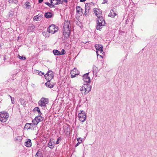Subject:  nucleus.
I'll use <instances>...</instances> for the list:
<instances>
[{
    "label": "nucleus",
    "instance_id": "obj_12",
    "mask_svg": "<svg viewBox=\"0 0 157 157\" xmlns=\"http://www.w3.org/2000/svg\"><path fill=\"white\" fill-rule=\"evenodd\" d=\"M95 47L97 51H99L100 52V53H101L103 52V47L101 45L96 44L95 45Z\"/></svg>",
    "mask_w": 157,
    "mask_h": 157
},
{
    "label": "nucleus",
    "instance_id": "obj_45",
    "mask_svg": "<svg viewBox=\"0 0 157 157\" xmlns=\"http://www.w3.org/2000/svg\"><path fill=\"white\" fill-rule=\"evenodd\" d=\"M90 3V6L91 7V6L92 5L93 6H94L95 5V4L94 3L91 2L90 3Z\"/></svg>",
    "mask_w": 157,
    "mask_h": 157
},
{
    "label": "nucleus",
    "instance_id": "obj_16",
    "mask_svg": "<svg viewBox=\"0 0 157 157\" xmlns=\"http://www.w3.org/2000/svg\"><path fill=\"white\" fill-rule=\"evenodd\" d=\"M50 81H47V82L45 83V85L47 87L51 88L53 87L54 85L51 84L50 83Z\"/></svg>",
    "mask_w": 157,
    "mask_h": 157
},
{
    "label": "nucleus",
    "instance_id": "obj_43",
    "mask_svg": "<svg viewBox=\"0 0 157 157\" xmlns=\"http://www.w3.org/2000/svg\"><path fill=\"white\" fill-rule=\"evenodd\" d=\"M21 140V137L19 136L17 137L16 138L15 140L17 141V140Z\"/></svg>",
    "mask_w": 157,
    "mask_h": 157
},
{
    "label": "nucleus",
    "instance_id": "obj_34",
    "mask_svg": "<svg viewBox=\"0 0 157 157\" xmlns=\"http://www.w3.org/2000/svg\"><path fill=\"white\" fill-rule=\"evenodd\" d=\"M53 0H50L51 3L50 4H51V6L52 7H55L54 6L57 5V4H56V3H54V2H53Z\"/></svg>",
    "mask_w": 157,
    "mask_h": 157
},
{
    "label": "nucleus",
    "instance_id": "obj_44",
    "mask_svg": "<svg viewBox=\"0 0 157 157\" xmlns=\"http://www.w3.org/2000/svg\"><path fill=\"white\" fill-rule=\"evenodd\" d=\"M97 9L99 10L98 13V15H101V14H102V12H101V10H100L99 9Z\"/></svg>",
    "mask_w": 157,
    "mask_h": 157
},
{
    "label": "nucleus",
    "instance_id": "obj_40",
    "mask_svg": "<svg viewBox=\"0 0 157 157\" xmlns=\"http://www.w3.org/2000/svg\"><path fill=\"white\" fill-rule=\"evenodd\" d=\"M62 140L61 138L60 137H59L57 138V140L56 142V144H59V141L61 140Z\"/></svg>",
    "mask_w": 157,
    "mask_h": 157
},
{
    "label": "nucleus",
    "instance_id": "obj_39",
    "mask_svg": "<svg viewBox=\"0 0 157 157\" xmlns=\"http://www.w3.org/2000/svg\"><path fill=\"white\" fill-rule=\"evenodd\" d=\"M65 53L66 52L64 49H63L62 50L61 52H60V55H64Z\"/></svg>",
    "mask_w": 157,
    "mask_h": 157
},
{
    "label": "nucleus",
    "instance_id": "obj_36",
    "mask_svg": "<svg viewBox=\"0 0 157 157\" xmlns=\"http://www.w3.org/2000/svg\"><path fill=\"white\" fill-rule=\"evenodd\" d=\"M97 9L96 8H94V11L95 14V15L98 17V16H99L100 15H98V11L97 10Z\"/></svg>",
    "mask_w": 157,
    "mask_h": 157
},
{
    "label": "nucleus",
    "instance_id": "obj_55",
    "mask_svg": "<svg viewBox=\"0 0 157 157\" xmlns=\"http://www.w3.org/2000/svg\"><path fill=\"white\" fill-rule=\"evenodd\" d=\"M83 43H84V44H86L87 43V42L85 41V42H83Z\"/></svg>",
    "mask_w": 157,
    "mask_h": 157
},
{
    "label": "nucleus",
    "instance_id": "obj_52",
    "mask_svg": "<svg viewBox=\"0 0 157 157\" xmlns=\"http://www.w3.org/2000/svg\"><path fill=\"white\" fill-rule=\"evenodd\" d=\"M99 56L101 57L102 58H103V56H102L101 55H99Z\"/></svg>",
    "mask_w": 157,
    "mask_h": 157
},
{
    "label": "nucleus",
    "instance_id": "obj_23",
    "mask_svg": "<svg viewBox=\"0 0 157 157\" xmlns=\"http://www.w3.org/2000/svg\"><path fill=\"white\" fill-rule=\"evenodd\" d=\"M19 101L20 102V103L23 106H25V101L23 99L20 98Z\"/></svg>",
    "mask_w": 157,
    "mask_h": 157
},
{
    "label": "nucleus",
    "instance_id": "obj_7",
    "mask_svg": "<svg viewBox=\"0 0 157 157\" xmlns=\"http://www.w3.org/2000/svg\"><path fill=\"white\" fill-rule=\"evenodd\" d=\"M44 76L47 81H51L54 78L53 72L51 70H49Z\"/></svg>",
    "mask_w": 157,
    "mask_h": 157
},
{
    "label": "nucleus",
    "instance_id": "obj_41",
    "mask_svg": "<svg viewBox=\"0 0 157 157\" xmlns=\"http://www.w3.org/2000/svg\"><path fill=\"white\" fill-rule=\"evenodd\" d=\"M45 4L48 5L49 7L52 8L51 6V4L49 2H45Z\"/></svg>",
    "mask_w": 157,
    "mask_h": 157
},
{
    "label": "nucleus",
    "instance_id": "obj_29",
    "mask_svg": "<svg viewBox=\"0 0 157 157\" xmlns=\"http://www.w3.org/2000/svg\"><path fill=\"white\" fill-rule=\"evenodd\" d=\"M29 124L30 128H31V129L32 128L33 130H35L36 128V126L35 125V124L33 123H29Z\"/></svg>",
    "mask_w": 157,
    "mask_h": 157
},
{
    "label": "nucleus",
    "instance_id": "obj_48",
    "mask_svg": "<svg viewBox=\"0 0 157 157\" xmlns=\"http://www.w3.org/2000/svg\"><path fill=\"white\" fill-rule=\"evenodd\" d=\"M44 0H38V2L39 3H41Z\"/></svg>",
    "mask_w": 157,
    "mask_h": 157
},
{
    "label": "nucleus",
    "instance_id": "obj_24",
    "mask_svg": "<svg viewBox=\"0 0 157 157\" xmlns=\"http://www.w3.org/2000/svg\"><path fill=\"white\" fill-rule=\"evenodd\" d=\"M49 31H43L42 32V34L45 37H48L49 36Z\"/></svg>",
    "mask_w": 157,
    "mask_h": 157
},
{
    "label": "nucleus",
    "instance_id": "obj_57",
    "mask_svg": "<svg viewBox=\"0 0 157 157\" xmlns=\"http://www.w3.org/2000/svg\"><path fill=\"white\" fill-rule=\"evenodd\" d=\"M9 97H10V98H11V96H10V95H9Z\"/></svg>",
    "mask_w": 157,
    "mask_h": 157
},
{
    "label": "nucleus",
    "instance_id": "obj_47",
    "mask_svg": "<svg viewBox=\"0 0 157 157\" xmlns=\"http://www.w3.org/2000/svg\"><path fill=\"white\" fill-rule=\"evenodd\" d=\"M108 0H103V2L102 3V4H105L107 2Z\"/></svg>",
    "mask_w": 157,
    "mask_h": 157
},
{
    "label": "nucleus",
    "instance_id": "obj_18",
    "mask_svg": "<svg viewBox=\"0 0 157 157\" xmlns=\"http://www.w3.org/2000/svg\"><path fill=\"white\" fill-rule=\"evenodd\" d=\"M31 140L30 139H28V140L25 143V145L28 147H30L32 146Z\"/></svg>",
    "mask_w": 157,
    "mask_h": 157
},
{
    "label": "nucleus",
    "instance_id": "obj_1",
    "mask_svg": "<svg viewBox=\"0 0 157 157\" xmlns=\"http://www.w3.org/2000/svg\"><path fill=\"white\" fill-rule=\"evenodd\" d=\"M70 25V21H65L63 24V31L64 40H67L70 36L71 33Z\"/></svg>",
    "mask_w": 157,
    "mask_h": 157
},
{
    "label": "nucleus",
    "instance_id": "obj_27",
    "mask_svg": "<svg viewBox=\"0 0 157 157\" xmlns=\"http://www.w3.org/2000/svg\"><path fill=\"white\" fill-rule=\"evenodd\" d=\"M27 129V130L31 129V128H30L29 123H27L25 124V126L24 127V129Z\"/></svg>",
    "mask_w": 157,
    "mask_h": 157
},
{
    "label": "nucleus",
    "instance_id": "obj_38",
    "mask_svg": "<svg viewBox=\"0 0 157 157\" xmlns=\"http://www.w3.org/2000/svg\"><path fill=\"white\" fill-rule=\"evenodd\" d=\"M39 17L40 16H39L38 15L35 16L33 18L34 20H36V21H37L38 20V19H39Z\"/></svg>",
    "mask_w": 157,
    "mask_h": 157
},
{
    "label": "nucleus",
    "instance_id": "obj_28",
    "mask_svg": "<svg viewBox=\"0 0 157 157\" xmlns=\"http://www.w3.org/2000/svg\"><path fill=\"white\" fill-rule=\"evenodd\" d=\"M35 72L36 74H37L38 75H39L40 76H42V75H44V72H43L41 71L37 70H36Z\"/></svg>",
    "mask_w": 157,
    "mask_h": 157
},
{
    "label": "nucleus",
    "instance_id": "obj_11",
    "mask_svg": "<svg viewBox=\"0 0 157 157\" xmlns=\"http://www.w3.org/2000/svg\"><path fill=\"white\" fill-rule=\"evenodd\" d=\"M71 78L75 77L76 75H78V71L75 68H74L71 72Z\"/></svg>",
    "mask_w": 157,
    "mask_h": 157
},
{
    "label": "nucleus",
    "instance_id": "obj_37",
    "mask_svg": "<svg viewBox=\"0 0 157 157\" xmlns=\"http://www.w3.org/2000/svg\"><path fill=\"white\" fill-rule=\"evenodd\" d=\"M35 119H36V120L38 121L39 122L40 121H42L43 120L40 117H35Z\"/></svg>",
    "mask_w": 157,
    "mask_h": 157
},
{
    "label": "nucleus",
    "instance_id": "obj_49",
    "mask_svg": "<svg viewBox=\"0 0 157 157\" xmlns=\"http://www.w3.org/2000/svg\"><path fill=\"white\" fill-rule=\"evenodd\" d=\"M86 0H80V2H84L86 1Z\"/></svg>",
    "mask_w": 157,
    "mask_h": 157
},
{
    "label": "nucleus",
    "instance_id": "obj_33",
    "mask_svg": "<svg viewBox=\"0 0 157 157\" xmlns=\"http://www.w3.org/2000/svg\"><path fill=\"white\" fill-rule=\"evenodd\" d=\"M32 122L33 124H35V125L36 126L39 123V122H38V121L36 120V119H35V118L34 120H32Z\"/></svg>",
    "mask_w": 157,
    "mask_h": 157
},
{
    "label": "nucleus",
    "instance_id": "obj_53",
    "mask_svg": "<svg viewBox=\"0 0 157 157\" xmlns=\"http://www.w3.org/2000/svg\"><path fill=\"white\" fill-rule=\"evenodd\" d=\"M53 1H55V0H53ZM56 2H58V1H59V0H55Z\"/></svg>",
    "mask_w": 157,
    "mask_h": 157
},
{
    "label": "nucleus",
    "instance_id": "obj_6",
    "mask_svg": "<svg viewBox=\"0 0 157 157\" xmlns=\"http://www.w3.org/2000/svg\"><path fill=\"white\" fill-rule=\"evenodd\" d=\"M86 114L83 110L80 111V112L78 114V117L79 121L82 123L86 120Z\"/></svg>",
    "mask_w": 157,
    "mask_h": 157
},
{
    "label": "nucleus",
    "instance_id": "obj_32",
    "mask_svg": "<svg viewBox=\"0 0 157 157\" xmlns=\"http://www.w3.org/2000/svg\"><path fill=\"white\" fill-rule=\"evenodd\" d=\"M86 84H84L80 89V90L81 91H84V90H85V89L86 88Z\"/></svg>",
    "mask_w": 157,
    "mask_h": 157
},
{
    "label": "nucleus",
    "instance_id": "obj_5",
    "mask_svg": "<svg viewBox=\"0 0 157 157\" xmlns=\"http://www.w3.org/2000/svg\"><path fill=\"white\" fill-rule=\"evenodd\" d=\"M47 30L49 32L52 34H54L58 31L57 27L54 24L50 25L47 29Z\"/></svg>",
    "mask_w": 157,
    "mask_h": 157
},
{
    "label": "nucleus",
    "instance_id": "obj_31",
    "mask_svg": "<svg viewBox=\"0 0 157 157\" xmlns=\"http://www.w3.org/2000/svg\"><path fill=\"white\" fill-rule=\"evenodd\" d=\"M77 140L78 141V143L75 144V146L76 147L78 146V145L82 142V140L81 139V138H79L77 139Z\"/></svg>",
    "mask_w": 157,
    "mask_h": 157
},
{
    "label": "nucleus",
    "instance_id": "obj_19",
    "mask_svg": "<svg viewBox=\"0 0 157 157\" xmlns=\"http://www.w3.org/2000/svg\"><path fill=\"white\" fill-rule=\"evenodd\" d=\"M59 1H58V2H56V4H57V5L60 4H64L63 3L67 4L68 2L67 0H59Z\"/></svg>",
    "mask_w": 157,
    "mask_h": 157
},
{
    "label": "nucleus",
    "instance_id": "obj_8",
    "mask_svg": "<svg viewBox=\"0 0 157 157\" xmlns=\"http://www.w3.org/2000/svg\"><path fill=\"white\" fill-rule=\"evenodd\" d=\"M91 9L90 3H86L85 4L84 15L86 16L87 17L90 13Z\"/></svg>",
    "mask_w": 157,
    "mask_h": 157
},
{
    "label": "nucleus",
    "instance_id": "obj_3",
    "mask_svg": "<svg viewBox=\"0 0 157 157\" xmlns=\"http://www.w3.org/2000/svg\"><path fill=\"white\" fill-rule=\"evenodd\" d=\"M48 98L42 97L39 101L38 105L41 107L45 108L46 106V105L48 103Z\"/></svg>",
    "mask_w": 157,
    "mask_h": 157
},
{
    "label": "nucleus",
    "instance_id": "obj_50",
    "mask_svg": "<svg viewBox=\"0 0 157 157\" xmlns=\"http://www.w3.org/2000/svg\"><path fill=\"white\" fill-rule=\"evenodd\" d=\"M96 53H97V56H99V55L98 54V51H97L96 52Z\"/></svg>",
    "mask_w": 157,
    "mask_h": 157
},
{
    "label": "nucleus",
    "instance_id": "obj_25",
    "mask_svg": "<svg viewBox=\"0 0 157 157\" xmlns=\"http://www.w3.org/2000/svg\"><path fill=\"white\" fill-rule=\"evenodd\" d=\"M53 53L55 56L60 55V52L56 49H54L53 51Z\"/></svg>",
    "mask_w": 157,
    "mask_h": 157
},
{
    "label": "nucleus",
    "instance_id": "obj_20",
    "mask_svg": "<svg viewBox=\"0 0 157 157\" xmlns=\"http://www.w3.org/2000/svg\"><path fill=\"white\" fill-rule=\"evenodd\" d=\"M35 28V27L34 25L33 24L31 25L30 26L28 27V31L29 32H33Z\"/></svg>",
    "mask_w": 157,
    "mask_h": 157
},
{
    "label": "nucleus",
    "instance_id": "obj_22",
    "mask_svg": "<svg viewBox=\"0 0 157 157\" xmlns=\"http://www.w3.org/2000/svg\"><path fill=\"white\" fill-rule=\"evenodd\" d=\"M36 157H43V154L39 150L35 155Z\"/></svg>",
    "mask_w": 157,
    "mask_h": 157
},
{
    "label": "nucleus",
    "instance_id": "obj_4",
    "mask_svg": "<svg viewBox=\"0 0 157 157\" xmlns=\"http://www.w3.org/2000/svg\"><path fill=\"white\" fill-rule=\"evenodd\" d=\"M9 117L8 113L7 112H2L0 114V121L3 123L6 122Z\"/></svg>",
    "mask_w": 157,
    "mask_h": 157
},
{
    "label": "nucleus",
    "instance_id": "obj_14",
    "mask_svg": "<svg viewBox=\"0 0 157 157\" xmlns=\"http://www.w3.org/2000/svg\"><path fill=\"white\" fill-rule=\"evenodd\" d=\"M86 87L87 91H84L83 94H88L90 90L91 89V86L90 85L88 84V83L86 84Z\"/></svg>",
    "mask_w": 157,
    "mask_h": 157
},
{
    "label": "nucleus",
    "instance_id": "obj_15",
    "mask_svg": "<svg viewBox=\"0 0 157 157\" xmlns=\"http://www.w3.org/2000/svg\"><path fill=\"white\" fill-rule=\"evenodd\" d=\"M116 15V14L113 10L112 9L111 10L110 12L108 15V16L112 18H114Z\"/></svg>",
    "mask_w": 157,
    "mask_h": 157
},
{
    "label": "nucleus",
    "instance_id": "obj_26",
    "mask_svg": "<svg viewBox=\"0 0 157 157\" xmlns=\"http://www.w3.org/2000/svg\"><path fill=\"white\" fill-rule=\"evenodd\" d=\"M36 111L38 112V113L40 114V115H42L43 114L41 111L39 109V108L38 107H35L33 109V111Z\"/></svg>",
    "mask_w": 157,
    "mask_h": 157
},
{
    "label": "nucleus",
    "instance_id": "obj_56",
    "mask_svg": "<svg viewBox=\"0 0 157 157\" xmlns=\"http://www.w3.org/2000/svg\"><path fill=\"white\" fill-rule=\"evenodd\" d=\"M83 43H84V44H86L87 43V42L85 41V42H83Z\"/></svg>",
    "mask_w": 157,
    "mask_h": 157
},
{
    "label": "nucleus",
    "instance_id": "obj_54",
    "mask_svg": "<svg viewBox=\"0 0 157 157\" xmlns=\"http://www.w3.org/2000/svg\"><path fill=\"white\" fill-rule=\"evenodd\" d=\"M84 91H86V88L85 89V90H84Z\"/></svg>",
    "mask_w": 157,
    "mask_h": 157
},
{
    "label": "nucleus",
    "instance_id": "obj_42",
    "mask_svg": "<svg viewBox=\"0 0 157 157\" xmlns=\"http://www.w3.org/2000/svg\"><path fill=\"white\" fill-rule=\"evenodd\" d=\"M11 101H12V103L14 104V103H15V102H14V98H12V97H11Z\"/></svg>",
    "mask_w": 157,
    "mask_h": 157
},
{
    "label": "nucleus",
    "instance_id": "obj_9",
    "mask_svg": "<svg viewBox=\"0 0 157 157\" xmlns=\"http://www.w3.org/2000/svg\"><path fill=\"white\" fill-rule=\"evenodd\" d=\"M89 72L87 73L84 74L82 76L83 80L84 81L86 82L87 83L90 82V77L88 76Z\"/></svg>",
    "mask_w": 157,
    "mask_h": 157
},
{
    "label": "nucleus",
    "instance_id": "obj_21",
    "mask_svg": "<svg viewBox=\"0 0 157 157\" xmlns=\"http://www.w3.org/2000/svg\"><path fill=\"white\" fill-rule=\"evenodd\" d=\"M54 146L55 144L52 143L51 139L48 143V147L51 149H53Z\"/></svg>",
    "mask_w": 157,
    "mask_h": 157
},
{
    "label": "nucleus",
    "instance_id": "obj_46",
    "mask_svg": "<svg viewBox=\"0 0 157 157\" xmlns=\"http://www.w3.org/2000/svg\"><path fill=\"white\" fill-rule=\"evenodd\" d=\"M41 115H40V114H39L36 117H40L41 118V119H42V120H43L44 119V118L43 117H41Z\"/></svg>",
    "mask_w": 157,
    "mask_h": 157
},
{
    "label": "nucleus",
    "instance_id": "obj_51",
    "mask_svg": "<svg viewBox=\"0 0 157 157\" xmlns=\"http://www.w3.org/2000/svg\"><path fill=\"white\" fill-rule=\"evenodd\" d=\"M127 56H128V54H127V55H126V56H125V58L124 59H126V57H127Z\"/></svg>",
    "mask_w": 157,
    "mask_h": 157
},
{
    "label": "nucleus",
    "instance_id": "obj_35",
    "mask_svg": "<svg viewBox=\"0 0 157 157\" xmlns=\"http://www.w3.org/2000/svg\"><path fill=\"white\" fill-rule=\"evenodd\" d=\"M18 57L20 59L25 60L26 59V58L25 56H21L19 55H18Z\"/></svg>",
    "mask_w": 157,
    "mask_h": 157
},
{
    "label": "nucleus",
    "instance_id": "obj_30",
    "mask_svg": "<svg viewBox=\"0 0 157 157\" xmlns=\"http://www.w3.org/2000/svg\"><path fill=\"white\" fill-rule=\"evenodd\" d=\"M30 3L29 2H25V5L26 6V8L29 9L31 7V6L29 5V4Z\"/></svg>",
    "mask_w": 157,
    "mask_h": 157
},
{
    "label": "nucleus",
    "instance_id": "obj_2",
    "mask_svg": "<svg viewBox=\"0 0 157 157\" xmlns=\"http://www.w3.org/2000/svg\"><path fill=\"white\" fill-rule=\"evenodd\" d=\"M97 24L96 28L97 30H100L102 29V27H100L106 25L105 20L103 17L101 16H98Z\"/></svg>",
    "mask_w": 157,
    "mask_h": 157
},
{
    "label": "nucleus",
    "instance_id": "obj_10",
    "mask_svg": "<svg viewBox=\"0 0 157 157\" xmlns=\"http://www.w3.org/2000/svg\"><path fill=\"white\" fill-rule=\"evenodd\" d=\"M77 16L80 17L83 14V9L79 6H77L76 8Z\"/></svg>",
    "mask_w": 157,
    "mask_h": 157
},
{
    "label": "nucleus",
    "instance_id": "obj_13",
    "mask_svg": "<svg viewBox=\"0 0 157 157\" xmlns=\"http://www.w3.org/2000/svg\"><path fill=\"white\" fill-rule=\"evenodd\" d=\"M99 71L98 67L95 65H94L93 67V72L94 75L96 76L97 75V73Z\"/></svg>",
    "mask_w": 157,
    "mask_h": 157
},
{
    "label": "nucleus",
    "instance_id": "obj_17",
    "mask_svg": "<svg viewBox=\"0 0 157 157\" xmlns=\"http://www.w3.org/2000/svg\"><path fill=\"white\" fill-rule=\"evenodd\" d=\"M53 14L50 12H47L45 13L44 14V17L47 18H49L52 17Z\"/></svg>",
    "mask_w": 157,
    "mask_h": 157
}]
</instances>
